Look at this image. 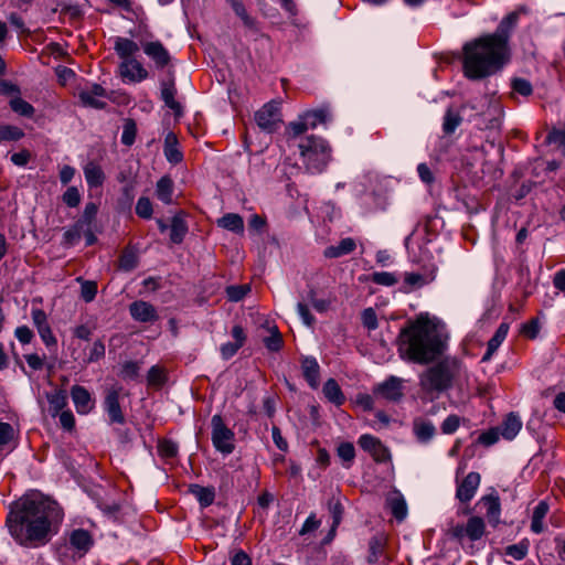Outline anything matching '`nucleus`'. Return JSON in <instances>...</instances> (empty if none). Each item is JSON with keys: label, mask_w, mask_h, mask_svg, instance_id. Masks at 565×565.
<instances>
[{"label": "nucleus", "mask_w": 565, "mask_h": 565, "mask_svg": "<svg viewBox=\"0 0 565 565\" xmlns=\"http://www.w3.org/2000/svg\"><path fill=\"white\" fill-rule=\"evenodd\" d=\"M63 518V510L57 502L40 494H31L11 504L6 523L10 535L19 545L38 547L50 541Z\"/></svg>", "instance_id": "1"}, {"label": "nucleus", "mask_w": 565, "mask_h": 565, "mask_svg": "<svg viewBox=\"0 0 565 565\" xmlns=\"http://www.w3.org/2000/svg\"><path fill=\"white\" fill-rule=\"evenodd\" d=\"M396 343L403 361L426 365L445 354L448 335L435 322L420 316L401 329Z\"/></svg>", "instance_id": "2"}, {"label": "nucleus", "mask_w": 565, "mask_h": 565, "mask_svg": "<svg viewBox=\"0 0 565 565\" xmlns=\"http://www.w3.org/2000/svg\"><path fill=\"white\" fill-rule=\"evenodd\" d=\"M509 54L489 38L482 36L463 45V73L470 79H481L501 70Z\"/></svg>", "instance_id": "3"}, {"label": "nucleus", "mask_w": 565, "mask_h": 565, "mask_svg": "<svg viewBox=\"0 0 565 565\" xmlns=\"http://www.w3.org/2000/svg\"><path fill=\"white\" fill-rule=\"evenodd\" d=\"M465 379L467 369L462 361L456 356H444L419 375V387L427 399L435 401Z\"/></svg>", "instance_id": "4"}, {"label": "nucleus", "mask_w": 565, "mask_h": 565, "mask_svg": "<svg viewBox=\"0 0 565 565\" xmlns=\"http://www.w3.org/2000/svg\"><path fill=\"white\" fill-rule=\"evenodd\" d=\"M302 162L311 173H320L331 160V148L321 137L309 136L298 145Z\"/></svg>", "instance_id": "5"}, {"label": "nucleus", "mask_w": 565, "mask_h": 565, "mask_svg": "<svg viewBox=\"0 0 565 565\" xmlns=\"http://www.w3.org/2000/svg\"><path fill=\"white\" fill-rule=\"evenodd\" d=\"M211 428V439L215 449L223 455L232 454L235 449V434L226 426L220 414L212 416Z\"/></svg>", "instance_id": "6"}, {"label": "nucleus", "mask_w": 565, "mask_h": 565, "mask_svg": "<svg viewBox=\"0 0 565 565\" xmlns=\"http://www.w3.org/2000/svg\"><path fill=\"white\" fill-rule=\"evenodd\" d=\"M93 534L85 529H74L67 534L66 547L72 552L73 561L83 558L94 546Z\"/></svg>", "instance_id": "7"}, {"label": "nucleus", "mask_w": 565, "mask_h": 565, "mask_svg": "<svg viewBox=\"0 0 565 565\" xmlns=\"http://www.w3.org/2000/svg\"><path fill=\"white\" fill-rule=\"evenodd\" d=\"M486 533V523L480 516L469 518L467 524H455L448 530V534L451 539L462 541L468 537L470 541L480 540Z\"/></svg>", "instance_id": "8"}, {"label": "nucleus", "mask_w": 565, "mask_h": 565, "mask_svg": "<svg viewBox=\"0 0 565 565\" xmlns=\"http://www.w3.org/2000/svg\"><path fill=\"white\" fill-rule=\"evenodd\" d=\"M255 121L266 132L276 131L282 121L279 105L274 102L265 104L255 113Z\"/></svg>", "instance_id": "9"}, {"label": "nucleus", "mask_w": 565, "mask_h": 565, "mask_svg": "<svg viewBox=\"0 0 565 565\" xmlns=\"http://www.w3.org/2000/svg\"><path fill=\"white\" fill-rule=\"evenodd\" d=\"M143 53L152 61L157 70L170 66L172 56L169 50L159 40L141 42Z\"/></svg>", "instance_id": "10"}, {"label": "nucleus", "mask_w": 565, "mask_h": 565, "mask_svg": "<svg viewBox=\"0 0 565 565\" xmlns=\"http://www.w3.org/2000/svg\"><path fill=\"white\" fill-rule=\"evenodd\" d=\"M519 20V14L516 12H512L508 14L498 25L494 33L487 35L490 41H493L497 45H499L502 50H504L509 54L508 42L511 35V32L515 29Z\"/></svg>", "instance_id": "11"}, {"label": "nucleus", "mask_w": 565, "mask_h": 565, "mask_svg": "<svg viewBox=\"0 0 565 565\" xmlns=\"http://www.w3.org/2000/svg\"><path fill=\"white\" fill-rule=\"evenodd\" d=\"M359 446L369 452L374 461L383 463L391 460V452L382 441L369 434L361 435L358 440Z\"/></svg>", "instance_id": "12"}, {"label": "nucleus", "mask_w": 565, "mask_h": 565, "mask_svg": "<svg viewBox=\"0 0 565 565\" xmlns=\"http://www.w3.org/2000/svg\"><path fill=\"white\" fill-rule=\"evenodd\" d=\"M121 387L113 386L106 391L104 399V409L106 411L111 424L124 425L126 418L119 403Z\"/></svg>", "instance_id": "13"}, {"label": "nucleus", "mask_w": 565, "mask_h": 565, "mask_svg": "<svg viewBox=\"0 0 565 565\" xmlns=\"http://www.w3.org/2000/svg\"><path fill=\"white\" fill-rule=\"evenodd\" d=\"M118 74L125 83H140L149 77V72L138 60L120 62Z\"/></svg>", "instance_id": "14"}, {"label": "nucleus", "mask_w": 565, "mask_h": 565, "mask_svg": "<svg viewBox=\"0 0 565 565\" xmlns=\"http://www.w3.org/2000/svg\"><path fill=\"white\" fill-rule=\"evenodd\" d=\"M481 477L478 472H469L460 482L457 484L456 498L462 502H469L476 494L480 486Z\"/></svg>", "instance_id": "15"}, {"label": "nucleus", "mask_w": 565, "mask_h": 565, "mask_svg": "<svg viewBox=\"0 0 565 565\" xmlns=\"http://www.w3.org/2000/svg\"><path fill=\"white\" fill-rule=\"evenodd\" d=\"M129 313L135 321L153 323L159 319L157 309L150 302L136 300L129 305Z\"/></svg>", "instance_id": "16"}, {"label": "nucleus", "mask_w": 565, "mask_h": 565, "mask_svg": "<svg viewBox=\"0 0 565 565\" xmlns=\"http://www.w3.org/2000/svg\"><path fill=\"white\" fill-rule=\"evenodd\" d=\"M78 97L84 106L103 109L106 106L103 99L107 97V93L99 84H93L90 87L82 89Z\"/></svg>", "instance_id": "17"}, {"label": "nucleus", "mask_w": 565, "mask_h": 565, "mask_svg": "<svg viewBox=\"0 0 565 565\" xmlns=\"http://www.w3.org/2000/svg\"><path fill=\"white\" fill-rule=\"evenodd\" d=\"M373 393L384 399L397 402L403 397L402 380L392 375L383 383L376 385Z\"/></svg>", "instance_id": "18"}, {"label": "nucleus", "mask_w": 565, "mask_h": 565, "mask_svg": "<svg viewBox=\"0 0 565 565\" xmlns=\"http://www.w3.org/2000/svg\"><path fill=\"white\" fill-rule=\"evenodd\" d=\"M478 504L482 505L486 510L484 515L489 522V524L495 527L500 523L501 515V502L500 498L497 493H490L483 495Z\"/></svg>", "instance_id": "19"}, {"label": "nucleus", "mask_w": 565, "mask_h": 565, "mask_svg": "<svg viewBox=\"0 0 565 565\" xmlns=\"http://www.w3.org/2000/svg\"><path fill=\"white\" fill-rule=\"evenodd\" d=\"M71 397L78 414L86 415L90 413L95 406V402L92 398L90 393L84 386H72Z\"/></svg>", "instance_id": "20"}, {"label": "nucleus", "mask_w": 565, "mask_h": 565, "mask_svg": "<svg viewBox=\"0 0 565 565\" xmlns=\"http://www.w3.org/2000/svg\"><path fill=\"white\" fill-rule=\"evenodd\" d=\"M178 90L173 78L161 82V99L168 108L173 110L177 116H180L182 114V106L175 99Z\"/></svg>", "instance_id": "21"}, {"label": "nucleus", "mask_w": 565, "mask_h": 565, "mask_svg": "<svg viewBox=\"0 0 565 565\" xmlns=\"http://www.w3.org/2000/svg\"><path fill=\"white\" fill-rule=\"evenodd\" d=\"M114 50L121 62L135 60L134 55L139 51V45L128 38L116 36L114 39Z\"/></svg>", "instance_id": "22"}, {"label": "nucleus", "mask_w": 565, "mask_h": 565, "mask_svg": "<svg viewBox=\"0 0 565 565\" xmlns=\"http://www.w3.org/2000/svg\"><path fill=\"white\" fill-rule=\"evenodd\" d=\"M232 337L234 338V342H227L221 345V354L225 360L231 359L236 354V352L244 345L246 335L241 326H234L232 329Z\"/></svg>", "instance_id": "23"}, {"label": "nucleus", "mask_w": 565, "mask_h": 565, "mask_svg": "<svg viewBox=\"0 0 565 565\" xmlns=\"http://www.w3.org/2000/svg\"><path fill=\"white\" fill-rule=\"evenodd\" d=\"M302 375L312 388H317L320 380V366L316 358L305 356L301 359Z\"/></svg>", "instance_id": "24"}, {"label": "nucleus", "mask_w": 565, "mask_h": 565, "mask_svg": "<svg viewBox=\"0 0 565 565\" xmlns=\"http://www.w3.org/2000/svg\"><path fill=\"white\" fill-rule=\"evenodd\" d=\"M498 428L500 435L504 439L512 440L520 433L522 428V420L518 414L510 413Z\"/></svg>", "instance_id": "25"}, {"label": "nucleus", "mask_w": 565, "mask_h": 565, "mask_svg": "<svg viewBox=\"0 0 565 565\" xmlns=\"http://www.w3.org/2000/svg\"><path fill=\"white\" fill-rule=\"evenodd\" d=\"M387 543V536L380 532L373 535L369 541V555L367 563L375 564L379 562L380 557L383 555L385 546Z\"/></svg>", "instance_id": "26"}, {"label": "nucleus", "mask_w": 565, "mask_h": 565, "mask_svg": "<svg viewBox=\"0 0 565 565\" xmlns=\"http://www.w3.org/2000/svg\"><path fill=\"white\" fill-rule=\"evenodd\" d=\"M510 326L507 322H501L493 337L488 341L487 351L482 356V361H489L493 353L499 349L501 343L505 340Z\"/></svg>", "instance_id": "27"}, {"label": "nucleus", "mask_w": 565, "mask_h": 565, "mask_svg": "<svg viewBox=\"0 0 565 565\" xmlns=\"http://www.w3.org/2000/svg\"><path fill=\"white\" fill-rule=\"evenodd\" d=\"M356 247V243L351 237H345L339 242L338 245L328 246L323 255L327 258H339L344 255L351 254Z\"/></svg>", "instance_id": "28"}, {"label": "nucleus", "mask_w": 565, "mask_h": 565, "mask_svg": "<svg viewBox=\"0 0 565 565\" xmlns=\"http://www.w3.org/2000/svg\"><path fill=\"white\" fill-rule=\"evenodd\" d=\"M163 152L166 159L172 164H178L183 160V154L178 147V138L173 132L166 136Z\"/></svg>", "instance_id": "29"}, {"label": "nucleus", "mask_w": 565, "mask_h": 565, "mask_svg": "<svg viewBox=\"0 0 565 565\" xmlns=\"http://www.w3.org/2000/svg\"><path fill=\"white\" fill-rule=\"evenodd\" d=\"M550 511V505L546 501H540L533 510L531 520V531L540 534L545 530L544 519Z\"/></svg>", "instance_id": "30"}, {"label": "nucleus", "mask_w": 565, "mask_h": 565, "mask_svg": "<svg viewBox=\"0 0 565 565\" xmlns=\"http://www.w3.org/2000/svg\"><path fill=\"white\" fill-rule=\"evenodd\" d=\"M83 170L89 188H97L104 183L105 174L99 164L89 161L85 164Z\"/></svg>", "instance_id": "31"}, {"label": "nucleus", "mask_w": 565, "mask_h": 565, "mask_svg": "<svg viewBox=\"0 0 565 565\" xmlns=\"http://www.w3.org/2000/svg\"><path fill=\"white\" fill-rule=\"evenodd\" d=\"M326 398L337 405L341 406L345 402L344 394L334 379H329L322 388Z\"/></svg>", "instance_id": "32"}, {"label": "nucleus", "mask_w": 565, "mask_h": 565, "mask_svg": "<svg viewBox=\"0 0 565 565\" xmlns=\"http://www.w3.org/2000/svg\"><path fill=\"white\" fill-rule=\"evenodd\" d=\"M217 225L236 234H242L244 232L243 217L236 213H227L223 215L217 221Z\"/></svg>", "instance_id": "33"}, {"label": "nucleus", "mask_w": 565, "mask_h": 565, "mask_svg": "<svg viewBox=\"0 0 565 565\" xmlns=\"http://www.w3.org/2000/svg\"><path fill=\"white\" fill-rule=\"evenodd\" d=\"M462 117L460 111L452 106L446 109L443 121V131L446 135H451L460 126Z\"/></svg>", "instance_id": "34"}, {"label": "nucleus", "mask_w": 565, "mask_h": 565, "mask_svg": "<svg viewBox=\"0 0 565 565\" xmlns=\"http://www.w3.org/2000/svg\"><path fill=\"white\" fill-rule=\"evenodd\" d=\"M157 198L164 204L172 203L173 181L170 177L164 175L158 180L156 186Z\"/></svg>", "instance_id": "35"}, {"label": "nucleus", "mask_w": 565, "mask_h": 565, "mask_svg": "<svg viewBox=\"0 0 565 565\" xmlns=\"http://www.w3.org/2000/svg\"><path fill=\"white\" fill-rule=\"evenodd\" d=\"M414 434L420 443H427L435 436L436 428L431 422L418 419L414 422Z\"/></svg>", "instance_id": "36"}, {"label": "nucleus", "mask_w": 565, "mask_h": 565, "mask_svg": "<svg viewBox=\"0 0 565 565\" xmlns=\"http://www.w3.org/2000/svg\"><path fill=\"white\" fill-rule=\"evenodd\" d=\"M46 397L50 405V413L53 417H56L67 405V395L63 390L54 391L47 394Z\"/></svg>", "instance_id": "37"}, {"label": "nucleus", "mask_w": 565, "mask_h": 565, "mask_svg": "<svg viewBox=\"0 0 565 565\" xmlns=\"http://www.w3.org/2000/svg\"><path fill=\"white\" fill-rule=\"evenodd\" d=\"M231 7L234 10V12L236 13V15L242 19L244 25L247 29H249V30H252L254 32H258L259 31L258 22L256 21L255 18L250 17L247 13L245 6L241 1H238V0H231Z\"/></svg>", "instance_id": "38"}, {"label": "nucleus", "mask_w": 565, "mask_h": 565, "mask_svg": "<svg viewBox=\"0 0 565 565\" xmlns=\"http://www.w3.org/2000/svg\"><path fill=\"white\" fill-rule=\"evenodd\" d=\"M188 233V225L183 217L174 215L170 226V239L173 244L182 243L185 234Z\"/></svg>", "instance_id": "39"}, {"label": "nucleus", "mask_w": 565, "mask_h": 565, "mask_svg": "<svg viewBox=\"0 0 565 565\" xmlns=\"http://www.w3.org/2000/svg\"><path fill=\"white\" fill-rule=\"evenodd\" d=\"M387 502H388L390 510L395 519H397L398 521H402L406 518L407 505H406L405 499L403 498V495L401 493H396L395 495L391 497L387 500Z\"/></svg>", "instance_id": "40"}, {"label": "nucleus", "mask_w": 565, "mask_h": 565, "mask_svg": "<svg viewBox=\"0 0 565 565\" xmlns=\"http://www.w3.org/2000/svg\"><path fill=\"white\" fill-rule=\"evenodd\" d=\"M309 129H315L318 125L324 124L329 119V111L326 108L308 110L302 114Z\"/></svg>", "instance_id": "41"}, {"label": "nucleus", "mask_w": 565, "mask_h": 565, "mask_svg": "<svg viewBox=\"0 0 565 565\" xmlns=\"http://www.w3.org/2000/svg\"><path fill=\"white\" fill-rule=\"evenodd\" d=\"M328 510L332 518V533H334L342 521L344 508L340 499L332 497L328 500Z\"/></svg>", "instance_id": "42"}, {"label": "nucleus", "mask_w": 565, "mask_h": 565, "mask_svg": "<svg viewBox=\"0 0 565 565\" xmlns=\"http://www.w3.org/2000/svg\"><path fill=\"white\" fill-rule=\"evenodd\" d=\"M191 492L195 495L203 508L211 505L215 499V491L213 488L195 484L192 486Z\"/></svg>", "instance_id": "43"}, {"label": "nucleus", "mask_w": 565, "mask_h": 565, "mask_svg": "<svg viewBox=\"0 0 565 565\" xmlns=\"http://www.w3.org/2000/svg\"><path fill=\"white\" fill-rule=\"evenodd\" d=\"M337 455L342 460L345 468H351L355 458V448L352 443L343 441L337 447Z\"/></svg>", "instance_id": "44"}, {"label": "nucleus", "mask_w": 565, "mask_h": 565, "mask_svg": "<svg viewBox=\"0 0 565 565\" xmlns=\"http://www.w3.org/2000/svg\"><path fill=\"white\" fill-rule=\"evenodd\" d=\"M10 107L14 113L28 118H31L35 111L34 107L21 97L12 98L10 100Z\"/></svg>", "instance_id": "45"}, {"label": "nucleus", "mask_w": 565, "mask_h": 565, "mask_svg": "<svg viewBox=\"0 0 565 565\" xmlns=\"http://www.w3.org/2000/svg\"><path fill=\"white\" fill-rule=\"evenodd\" d=\"M24 137L21 128L12 125H0V142L2 141H18Z\"/></svg>", "instance_id": "46"}, {"label": "nucleus", "mask_w": 565, "mask_h": 565, "mask_svg": "<svg viewBox=\"0 0 565 565\" xmlns=\"http://www.w3.org/2000/svg\"><path fill=\"white\" fill-rule=\"evenodd\" d=\"M83 226L81 222H76L71 228L63 234L62 245L66 247L74 246L81 241Z\"/></svg>", "instance_id": "47"}, {"label": "nucleus", "mask_w": 565, "mask_h": 565, "mask_svg": "<svg viewBox=\"0 0 565 565\" xmlns=\"http://www.w3.org/2000/svg\"><path fill=\"white\" fill-rule=\"evenodd\" d=\"M137 136V125L136 121L131 118L125 119L124 129L121 135V142L125 146H132Z\"/></svg>", "instance_id": "48"}, {"label": "nucleus", "mask_w": 565, "mask_h": 565, "mask_svg": "<svg viewBox=\"0 0 565 565\" xmlns=\"http://www.w3.org/2000/svg\"><path fill=\"white\" fill-rule=\"evenodd\" d=\"M371 280L381 286H394L398 282V277L394 273L375 271L371 275Z\"/></svg>", "instance_id": "49"}, {"label": "nucleus", "mask_w": 565, "mask_h": 565, "mask_svg": "<svg viewBox=\"0 0 565 565\" xmlns=\"http://www.w3.org/2000/svg\"><path fill=\"white\" fill-rule=\"evenodd\" d=\"M434 278L435 276L427 278L426 276L417 273H405L404 275V281L411 289L420 288L434 280Z\"/></svg>", "instance_id": "50"}, {"label": "nucleus", "mask_w": 565, "mask_h": 565, "mask_svg": "<svg viewBox=\"0 0 565 565\" xmlns=\"http://www.w3.org/2000/svg\"><path fill=\"white\" fill-rule=\"evenodd\" d=\"M138 265V257L134 250L126 248L119 258V267L125 271H131Z\"/></svg>", "instance_id": "51"}, {"label": "nucleus", "mask_w": 565, "mask_h": 565, "mask_svg": "<svg viewBox=\"0 0 565 565\" xmlns=\"http://www.w3.org/2000/svg\"><path fill=\"white\" fill-rule=\"evenodd\" d=\"M158 452L162 458H174L178 455V445L170 439H162L158 444Z\"/></svg>", "instance_id": "52"}, {"label": "nucleus", "mask_w": 565, "mask_h": 565, "mask_svg": "<svg viewBox=\"0 0 565 565\" xmlns=\"http://www.w3.org/2000/svg\"><path fill=\"white\" fill-rule=\"evenodd\" d=\"M282 337L278 331L277 327H274L271 329V334L264 339L265 347L271 352L279 351L282 347Z\"/></svg>", "instance_id": "53"}, {"label": "nucleus", "mask_w": 565, "mask_h": 565, "mask_svg": "<svg viewBox=\"0 0 565 565\" xmlns=\"http://www.w3.org/2000/svg\"><path fill=\"white\" fill-rule=\"evenodd\" d=\"M140 364L135 361H127L122 364L120 376L124 380H137L139 377Z\"/></svg>", "instance_id": "54"}, {"label": "nucleus", "mask_w": 565, "mask_h": 565, "mask_svg": "<svg viewBox=\"0 0 565 565\" xmlns=\"http://www.w3.org/2000/svg\"><path fill=\"white\" fill-rule=\"evenodd\" d=\"M529 551V543L520 542L518 544L509 545L505 548V554L516 561L523 559Z\"/></svg>", "instance_id": "55"}, {"label": "nucleus", "mask_w": 565, "mask_h": 565, "mask_svg": "<svg viewBox=\"0 0 565 565\" xmlns=\"http://www.w3.org/2000/svg\"><path fill=\"white\" fill-rule=\"evenodd\" d=\"M81 193L76 186H68L62 195V201L68 207H77L81 203Z\"/></svg>", "instance_id": "56"}, {"label": "nucleus", "mask_w": 565, "mask_h": 565, "mask_svg": "<svg viewBox=\"0 0 565 565\" xmlns=\"http://www.w3.org/2000/svg\"><path fill=\"white\" fill-rule=\"evenodd\" d=\"M511 87L513 92L525 97L530 96L533 93L532 84L525 78H513L511 81Z\"/></svg>", "instance_id": "57"}, {"label": "nucleus", "mask_w": 565, "mask_h": 565, "mask_svg": "<svg viewBox=\"0 0 565 565\" xmlns=\"http://www.w3.org/2000/svg\"><path fill=\"white\" fill-rule=\"evenodd\" d=\"M361 320H362L363 327L370 331L375 330L379 327L376 312L371 307L366 308L362 311Z\"/></svg>", "instance_id": "58"}, {"label": "nucleus", "mask_w": 565, "mask_h": 565, "mask_svg": "<svg viewBox=\"0 0 565 565\" xmlns=\"http://www.w3.org/2000/svg\"><path fill=\"white\" fill-rule=\"evenodd\" d=\"M105 351H106V348H105L104 342L102 340H96L93 343L85 362L94 363V362L99 361L100 359H103L105 356Z\"/></svg>", "instance_id": "59"}, {"label": "nucleus", "mask_w": 565, "mask_h": 565, "mask_svg": "<svg viewBox=\"0 0 565 565\" xmlns=\"http://www.w3.org/2000/svg\"><path fill=\"white\" fill-rule=\"evenodd\" d=\"M97 294V284L92 280L82 281L81 297L85 302H90L95 299Z\"/></svg>", "instance_id": "60"}, {"label": "nucleus", "mask_w": 565, "mask_h": 565, "mask_svg": "<svg viewBox=\"0 0 565 565\" xmlns=\"http://www.w3.org/2000/svg\"><path fill=\"white\" fill-rule=\"evenodd\" d=\"M147 380H148V384L149 385H151V386H160L166 381V374H164L163 370L160 366L153 365L148 371Z\"/></svg>", "instance_id": "61"}, {"label": "nucleus", "mask_w": 565, "mask_h": 565, "mask_svg": "<svg viewBox=\"0 0 565 565\" xmlns=\"http://www.w3.org/2000/svg\"><path fill=\"white\" fill-rule=\"evenodd\" d=\"M500 436L501 435L499 433L498 427L490 428V429L483 431L482 434H480V436L478 437V443L486 447H489V446L494 445L499 440Z\"/></svg>", "instance_id": "62"}, {"label": "nucleus", "mask_w": 565, "mask_h": 565, "mask_svg": "<svg viewBox=\"0 0 565 565\" xmlns=\"http://www.w3.org/2000/svg\"><path fill=\"white\" fill-rule=\"evenodd\" d=\"M308 129L309 127L307 126L302 115H300L297 120L290 122L287 127L288 134L295 138L305 134Z\"/></svg>", "instance_id": "63"}, {"label": "nucleus", "mask_w": 565, "mask_h": 565, "mask_svg": "<svg viewBox=\"0 0 565 565\" xmlns=\"http://www.w3.org/2000/svg\"><path fill=\"white\" fill-rule=\"evenodd\" d=\"M136 214L142 218L152 216V204L148 198L141 196L136 204Z\"/></svg>", "instance_id": "64"}]
</instances>
